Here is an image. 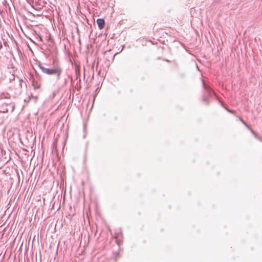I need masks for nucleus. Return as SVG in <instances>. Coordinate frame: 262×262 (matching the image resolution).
Wrapping results in <instances>:
<instances>
[{
    "mask_svg": "<svg viewBox=\"0 0 262 262\" xmlns=\"http://www.w3.org/2000/svg\"><path fill=\"white\" fill-rule=\"evenodd\" d=\"M18 81L19 82L20 87H21V82L23 81V80L21 79H19Z\"/></svg>",
    "mask_w": 262,
    "mask_h": 262,
    "instance_id": "obj_8",
    "label": "nucleus"
},
{
    "mask_svg": "<svg viewBox=\"0 0 262 262\" xmlns=\"http://www.w3.org/2000/svg\"><path fill=\"white\" fill-rule=\"evenodd\" d=\"M241 122L245 126H246L248 129L250 128L249 126L246 123L245 121H244L242 118H240Z\"/></svg>",
    "mask_w": 262,
    "mask_h": 262,
    "instance_id": "obj_7",
    "label": "nucleus"
},
{
    "mask_svg": "<svg viewBox=\"0 0 262 262\" xmlns=\"http://www.w3.org/2000/svg\"><path fill=\"white\" fill-rule=\"evenodd\" d=\"M249 130L251 132V133L253 134L254 137L257 139L258 137L259 136L258 134L255 132L251 128H249Z\"/></svg>",
    "mask_w": 262,
    "mask_h": 262,
    "instance_id": "obj_5",
    "label": "nucleus"
},
{
    "mask_svg": "<svg viewBox=\"0 0 262 262\" xmlns=\"http://www.w3.org/2000/svg\"><path fill=\"white\" fill-rule=\"evenodd\" d=\"M96 22L98 24L99 29H102L105 26V21L103 18H98L97 19Z\"/></svg>",
    "mask_w": 262,
    "mask_h": 262,
    "instance_id": "obj_4",
    "label": "nucleus"
},
{
    "mask_svg": "<svg viewBox=\"0 0 262 262\" xmlns=\"http://www.w3.org/2000/svg\"><path fill=\"white\" fill-rule=\"evenodd\" d=\"M203 85L204 90L206 91L207 95L208 97H211L214 94V92L211 90V89L209 87V86L206 85L204 82V81H202Z\"/></svg>",
    "mask_w": 262,
    "mask_h": 262,
    "instance_id": "obj_3",
    "label": "nucleus"
},
{
    "mask_svg": "<svg viewBox=\"0 0 262 262\" xmlns=\"http://www.w3.org/2000/svg\"><path fill=\"white\" fill-rule=\"evenodd\" d=\"M202 100L206 103V105L208 104L209 102H208V98L207 96H203Z\"/></svg>",
    "mask_w": 262,
    "mask_h": 262,
    "instance_id": "obj_6",
    "label": "nucleus"
},
{
    "mask_svg": "<svg viewBox=\"0 0 262 262\" xmlns=\"http://www.w3.org/2000/svg\"><path fill=\"white\" fill-rule=\"evenodd\" d=\"M36 64L41 72L47 75L52 76L54 79L57 81L60 80L62 73V69L59 66L56 65L49 68L44 67L40 61H37Z\"/></svg>",
    "mask_w": 262,
    "mask_h": 262,
    "instance_id": "obj_1",
    "label": "nucleus"
},
{
    "mask_svg": "<svg viewBox=\"0 0 262 262\" xmlns=\"http://www.w3.org/2000/svg\"><path fill=\"white\" fill-rule=\"evenodd\" d=\"M34 88L35 89H38V88H39V85H34Z\"/></svg>",
    "mask_w": 262,
    "mask_h": 262,
    "instance_id": "obj_11",
    "label": "nucleus"
},
{
    "mask_svg": "<svg viewBox=\"0 0 262 262\" xmlns=\"http://www.w3.org/2000/svg\"><path fill=\"white\" fill-rule=\"evenodd\" d=\"M9 80H10V81H11L12 80H14V76L12 75L11 77L9 78Z\"/></svg>",
    "mask_w": 262,
    "mask_h": 262,
    "instance_id": "obj_9",
    "label": "nucleus"
},
{
    "mask_svg": "<svg viewBox=\"0 0 262 262\" xmlns=\"http://www.w3.org/2000/svg\"><path fill=\"white\" fill-rule=\"evenodd\" d=\"M257 139L258 140H259V141L261 142H262V139L261 137H260L259 136L258 137V138H257Z\"/></svg>",
    "mask_w": 262,
    "mask_h": 262,
    "instance_id": "obj_10",
    "label": "nucleus"
},
{
    "mask_svg": "<svg viewBox=\"0 0 262 262\" xmlns=\"http://www.w3.org/2000/svg\"><path fill=\"white\" fill-rule=\"evenodd\" d=\"M15 108V104L12 101L6 102L0 105V112L3 113H8L9 111L13 113Z\"/></svg>",
    "mask_w": 262,
    "mask_h": 262,
    "instance_id": "obj_2",
    "label": "nucleus"
},
{
    "mask_svg": "<svg viewBox=\"0 0 262 262\" xmlns=\"http://www.w3.org/2000/svg\"><path fill=\"white\" fill-rule=\"evenodd\" d=\"M166 61L167 62H169V60H167H167H166Z\"/></svg>",
    "mask_w": 262,
    "mask_h": 262,
    "instance_id": "obj_12",
    "label": "nucleus"
}]
</instances>
